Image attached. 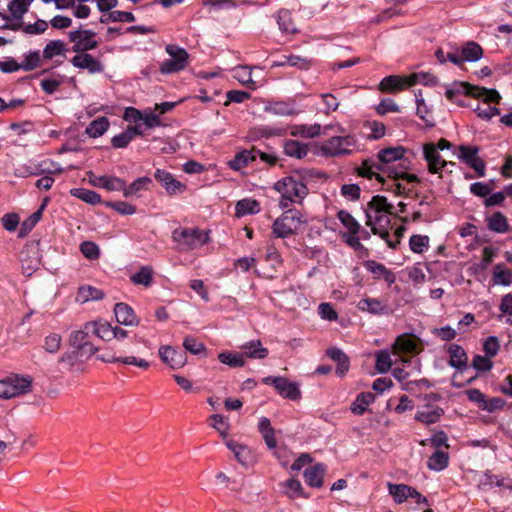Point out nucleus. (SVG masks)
Returning <instances> with one entry per match:
<instances>
[{
  "label": "nucleus",
  "mask_w": 512,
  "mask_h": 512,
  "mask_svg": "<svg viewBox=\"0 0 512 512\" xmlns=\"http://www.w3.org/2000/svg\"><path fill=\"white\" fill-rule=\"evenodd\" d=\"M393 205L387 201V198L382 195H375L367 204L365 209L366 225L371 227V231L375 235H379L387 245L395 249L398 246V240L392 241L391 234L388 230L390 227V216Z\"/></svg>",
  "instance_id": "nucleus-1"
},
{
  "label": "nucleus",
  "mask_w": 512,
  "mask_h": 512,
  "mask_svg": "<svg viewBox=\"0 0 512 512\" xmlns=\"http://www.w3.org/2000/svg\"><path fill=\"white\" fill-rule=\"evenodd\" d=\"M405 148L402 146L389 147L382 149L377 154V160L367 159L364 160L357 172L362 177L373 178L376 177L378 181H383L379 171H388V166L396 163L404 156Z\"/></svg>",
  "instance_id": "nucleus-2"
},
{
  "label": "nucleus",
  "mask_w": 512,
  "mask_h": 512,
  "mask_svg": "<svg viewBox=\"0 0 512 512\" xmlns=\"http://www.w3.org/2000/svg\"><path fill=\"white\" fill-rule=\"evenodd\" d=\"M274 189L281 194L279 206L286 209L292 203H301L307 196L308 188L298 176H287L277 181Z\"/></svg>",
  "instance_id": "nucleus-3"
},
{
  "label": "nucleus",
  "mask_w": 512,
  "mask_h": 512,
  "mask_svg": "<svg viewBox=\"0 0 512 512\" xmlns=\"http://www.w3.org/2000/svg\"><path fill=\"white\" fill-rule=\"evenodd\" d=\"M464 93L466 95L472 96L476 99H481L484 103L487 104L486 107H482L480 104L474 108V112L477 116L483 120H490L492 117L499 115L500 111L497 107L490 106L489 103L495 102L498 103L501 99L500 94L495 89H487L485 87L472 86L469 84H464Z\"/></svg>",
  "instance_id": "nucleus-4"
},
{
  "label": "nucleus",
  "mask_w": 512,
  "mask_h": 512,
  "mask_svg": "<svg viewBox=\"0 0 512 512\" xmlns=\"http://www.w3.org/2000/svg\"><path fill=\"white\" fill-rule=\"evenodd\" d=\"M409 167L410 162L404 156L401 158V160H398L396 163L388 166V177L392 180L390 182H385L384 180L381 181L385 186V189L398 196L408 193L410 189L399 182V180H405L408 183L418 181V177L415 174H409L407 172Z\"/></svg>",
  "instance_id": "nucleus-5"
},
{
  "label": "nucleus",
  "mask_w": 512,
  "mask_h": 512,
  "mask_svg": "<svg viewBox=\"0 0 512 512\" xmlns=\"http://www.w3.org/2000/svg\"><path fill=\"white\" fill-rule=\"evenodd\" d=\"M172 241L175 243V250L184 253L198 249L205 245L208 240L207 232L199 228L178 227L172 231Z\"/></svg>",
  "instance_id": "nucleus-6"
},
{
  "label": "nucleus",
  "mask_w": 512,
  "mask_h": 512,
  "mask_svg": "<svg viewBox=\"0 0 512 512\" xmlns=\"http://www.w3.org/2000/svg\"><path fill=\"white\" fill-rule=\"evenodd\" d=\"M320 153L323 156L339 157L350 155L358 150V141L355 136H334L320 145Z\"/></svg>",
  "instance_id": "nucleus-7"
},
{
  "label": "nucleus",
  "mask_w": 512,
  "mask_h": 512,
  "mask_svg": "<svg viewBox=\"0 0 512 512\" xmlns=\"http://www.w3.org/2000/svg\"><path fill=\"white\" fill-rule=\"evenodd\" d=\"M304 222L298 210L288 209L273 222L272 233L276 238H287L293 235Z\"/></svg>",
  "instance_id": "nucleus-8"
},
{
  "label": "nucleus",
  "mask_w": 512,
  "mask_h": 512,
  "mask_svg": "<svg viewBox=\"0 0 512 512\" xmlns=\"http://www.w3.org/2000/svg\"><path fill=\"white\" fill-rule=\"evenodd\" d=\"M32 384L29 376L11 375L0 380V398L10 399L27 393Z\"/></svg>",
  "instance_id": "nucleus-9"
},
{
  "label": "nucleus",
  "mask_w": 512,
  "mask_h": 512,
  "mask_svg": "<svg viewBox=\"0 0 512 512\" xmlns=\"http://www.w3.org/2000/svg\"><path fill=\"white\" fill-rule=\"evenodd\" d=\"M95 37L96 32L90 29H83L82 25L68 33V40L73 43L72 51L75 53L96 49L99 43Z\"/></svg>",
  "instance_id": "nucleus-10"
},
{
  "label": "nucleus",
  "mask_w": 512,
  "mask_h": 512,
  "mask_svg": "<svg viewBox=\"0 0 512 512\" xmlns=\"http://www.w3.org/2000/svg\"><path fill=\"white\" fill-rule=\"evenodd\" d=\"M262 382L266 385H272L277 393L285 399L296 401L301 398L298 383L289 381L286 377L267 376L262 379Z\"/></svg>",
  "instance_id": "nucleus-11"
},
{
  "label": "nucleus",
  "mask_w": 512,
  "mask_h": 512,
  "mask_svg": "<svg viewBox=\"0 0 512 512\" xmlns=\"http://www.w3.org/2000/svg\"><path fill=\"white\" fill-rule=\"evenodd\" d=\"M424 159L428 164V170L430 173H439L444 167L450 165L454 166L453 162H447L440 156V152L434 143H427L423 146Z\"/></svg>",
  "instance_id": "nucleus-12"
},
{
  "label": "nucleus",
  "mask_w": 512,
  "mask_h": 512,
  "mask_svg": "<svg viewBox=\"0 0 512 512\" xmlns=\"http://www.w3.org/2000/svg\"><path fill=\"white\" fill-rule=\"evenodd\" d=\"M70 62L75 68L86 69L91 74L101 73L104 70V65L87 52L76 53Z\"/></svg>",
  "instance_id": "nucleus-13"
},
{
  "label": "nucleus",
  "mask_w": 512,
  "mask_h": 512,
  "mask_svg": "<svg viewBox=\"0 0 512 512\" xmlns=\"http://www.w3.org/2000/svg\"><path fill=\"white\" fill-rule=\"evenodd\" d=\"M159 357L172 369H179L187 362L185 352L176 350L171 346H161L159 348Z\"/></svg>",
  "instance_id": "nucleus-14"
},
{
  "label": "nucleus",
  "mask_w": 512,
  "mask_h": 512,
  "mask_svg": "<svg viewBox=\"0 0 512 512\" xmlns=\"http://www.w3.org/2000/svg\"><path fill=\"white\" fill-rule=\"evenodd\" d=\"M154 177L169 195L179 194L186 190V185L175 179L174 176L166 170L157 169L154 173Z\"/></svg>",
  "instance_id": "nucleus-15"
},
{
  "label": "nucleus",
  "mask_w": 512,
  "mask_h": 512,
  "mask_svg": "<svg viewBox=\"0 0 512 512\" xmlns=\"http://www.w3.org/2000/svg\"><path fill=\"white\" fill-rule=\"evenodd\" d=\"M92 334L91 330L86 328V323L80 330L73 331L69 337V344L76 348L77 350H85L90 354H93L97 351V348L94 347L89 341L88 337Z\"/></svg>",
  "instance_id": "nucleus-16"
},
{
  "label": "nucleus",
  "mask_w": 512,
  "mask_h": 512,
  "mask_svg": "<svg viewBox=\"0 0 512 512\" xmlns=\"http://www.w3.org/2000/svg\"><path fill=\"white\" fill-rule=\"evenodd\" d=\"M357 308L372 315H388L390 313L388 304L377 298H363L357 303Z\"/></svg>",
  "instance_id": "nucleus-17"
},
{
  "label": "nucleus",
  "mask_w": 512,
  "mask_h": 512,
  "mask_svg": "<svg viewBox=\"0 0 512 512\" xmlns=\"http://www.w3.org/2000/svg\"><path fill=\"white\" fill-rule=\"evenodd\" d=\"M22 268L29 271H35L40 263L37 245L27 244L20 253Z\"/></svg>",
  "instance_id": "nucleus-18"
},
{
  "label": "nucleus",
  "mask_w": 512,
  "mask_h": 512,
  "mask_svg": "<svg viewBox=\"0 0 512 512\" xmlns=\"http://www.w3.org/2000/svg\"><path fill=\"white\" fill-rule=\"evenodd\" d=\"M443 414L444 410L441 407L426 404L417 411L415 419L424 424H434L440 420Z\"/></svg>",
  "instance_id": "nucleus-19"
},
{
  "label": "nucleus",
  "mask_w": 512,
  "mask_h": 512,
  "mask_svg": "<svg viewBox=\"0 0 512 512\" xmlns=\"http://www.w3.org/2000/svg\"><path fill=\"white\" fill-rule=\"evenodd\" d=\"M116 321L125 326L138 325V319L133 309L126 303H117L114 307Z\"/></svg>",
  "instance_id": "nucleus-20"
},
{
  "label": "nucleus",
  "mask_w": 512,
  "mask_h": 512,
  "mask_svg": "<svg viewBox=\"0 0 512 512\" xmlns=\"http://www.w3.org/2000/svg\"><path fill=\"white\" fill-rule=\"evenodd\" d=\"M325 473L326 466L322 463H317L304 471L305 482L310 487L320 488L323 485Z\"/></svg>",
  "instance_id": "nucleus-21"
},
{
  "label": "nucleus",
  "mask_w": 512,
  "mask_h": 512,
  "mask_svg": "<svg viewBox=\"0 0 512 512\" xmlns=\"http://www.w3.org/2000/svg\"><path fill=\"white\" fill-rule=\"evenodd\" d=\"M491 282L494 286H510L512 284V270L503 263L496 264L493 267Z\"/></svg>",
  "instance_id": "nucleus-22"
},
{
  "label": "nucleus",
  "mask_w": 512,
  "mask_h": 512,
  "mask_svg": "<svg viewBox=\"0 0 512 512\" xmlns=\"http://www.w3.org/2000/svg\"><path fill=\"white\" fill-rule=\"evenodd\" d=\"M68 48L64 41L60 39L50 40L43 49L42 57L44 60H52L56 57L66 58Z\"/></svg>",
  "instance_id": "nucleus-23"
},
{
  "label": "nucleus",
  "mask_w": 512,
  "mask_h": 512,
  "mask_svg": "<svg viewBox=\"0 0 512 512\" xmlns=\"http://www.w3.org/2000/svg\"><path fill=\"white\" fill-rule=\"evenodd\" d=\"M243 357L250 359H264L268 356L269 351L263 347L260 340H250L241 346Z\"/></svg>",
  "instance_id": "nucleus-24"
},
{
  "label": "nucleus",
  "mask_w": 512,
  "mask_h": 512,
  "mask_svg": "<svg viewBox=\"0 0 512 512\" xmlns=\"http://www.w3.org/2000/svg\"><path fill=\"white\" fill-rule=\"evenodd\" d=\"M152 184L150 177L144 176L135 179L131 184L127 185L124 181L123 196L128 198L132 196H140V192L147 191Z\"/></svg>",
  "instance_id": "nucleus-25"
},
{
  "label": "nucleus",
  "mask_w": 512,
  "mask_h": 512,
  "mask_svg": "<svg viewBox=\"0 0 512 512\" xmlns=\"http://www.w3.org/2000/svg\"><path fill=\"white\" fill-rule=\"evenodd\" d=\"M364 266L375 278H383L388 284L394 283L395 275L392 271L387 269L385 265L374 260H368L365 262Z\"/></svg>",
  "instance_id": "nucleus-26"
},
{
  "label": "nucleus",
  "mask_w": 512,
  "mask_h": 512,
  "mask_svg": "<svg viewBox=\"0 0 512 512\" xmlns=\"http://www.w3.org/2000/svg\"><path fill=\"white\" fill-rule=\"evenodd\" d=\"M448 353L450 356L449 365L457 370H463L467 367V354L462 346L451 344Z\"/></svg>",
  "instance_id": "nucleus-27"
},
{
  "label": "nucleus",
  "mask_w": 512,
  "mask_h": 512,
  "mask_svg": "<svg viewBox=\"0 0 512 512\" xmlns=\"http://www.w3.org/2000/svg\"><path fill=\"white\" fill-rule=\"evenodd\" d=\"M408 85V77H400L397 75H390L384 77L380 82V89L384 92L401 91Z\"/></svg>",
  "instance_id": "nucleus-28"
},
{
  "label": "nucleus",
  "mask_w": 512,
  "mask_h": 512,
  "mask_svg": "<svg viewBox=\"0 0 512 512\" xmlns=\"http://www.w3.org/2000/svg\"><path fill=\"white\" fill-rule=\"evenodd\" d=\"M86 328L91 330L92 334H95L104 341H111L113 339V326L106 321H93L87 322Z\"/></svg>",
  "instance_id": "nucleus-29"
},
{
  "label": "nucleus",
  "mask_w": 512,
  "mask_h": 512,
  "mask_svg": "<svg viewBox=\"0 0 512 512\" xmlns=\"http://www.w3.org/2000/svg\"><path fill=\"white\" fill-rule=\"evenodd\" d=\"M283 149L285 155L295 159H303L308 154V145L297 140H286Z\"/></svg>",
  "instance_id": "nucleus-30"
},
{
  "label": "nucleus",
  "mask_w": 512,
  "mask_h": 512,
  "mask_svg": "<svg viewBox=\"0 0 512 512\" xmlns=\"http://www.w3.org/2000/svg\"><path fill=\"white\" fill-rule=\"evenodd\" d=\"M487 227L490 231L495 233H505L509 229V224L506 216L502 212H494L486 217Z\"/></svg>",
  "instance_id": "nucleus-31"
},
{
  "label": "nucleus",
  "mask_w": 512,
  "mask_h": 512,
  "mask_svg": "<svg viewBox=\"0 0 512 512\" xmlns=\"http://www.w3.org/2000/svg\"><path fill=\"white\" fill-rule=\"evenodd\" d=\"M460 55L461 59H463V63L476 62L482 58L483 49L478 43L474 41H469L465 43L461 48Z\"/></svg>",
  "instance_id": "nucleus-32"
},
{
  "label": "nucleus",
  "mask_w": 512,
  "mask_h": 512,
  "mask_svg": "<svg viewBox=\"0 0 512 512\" xmlns=\"http://www.w3.org/2000/svg\"><path fill=\"white\" fill-rule=\"evenodd\" d=\"M96 181H91V184L96 187L104 188L107 191H121L123 193L124 180L115 176H99Z\"/></svg>",
  "instance_id": "nucleus-33"
},
{
  "label": "nucleus",
  "mask_w": 512,
  "mask_h": 512,
  "mask_svg": "<svg viewBox=\"0 0 512 512\" xmlns=\"http://www.w3.org/2000/svg\"><path fill=\"white\" fill-rule=\"evenodd\" d=\"M256 160V149L243 150L235 155V157L229 161L228 165L231 169L239 171L249 163Z\"/></svg>",
  "instance_id": "nucleus-34"
},
{
  "label": "nucleus",
  "mask_w": 512,
  "mask_h": 512,
  "mask_svg": "<svg viewBox=\"0 0 512 512\" xmlns=\"http://www.w3.org/2000/svg\"><path fill=\"white\" fill-rule=\"evenodd\" d=\"M260 211V204L257 200L245 198L239 200L235 205V215L240 218L246 215L257 214Z\"/></svg>",
  "instance_id": "nucleus-35"
},
{
  "label": "nucleus",
  "mask_w": 512,
  "mask_h": 512,
  "mask_svg": "<svg viewBox=\"0 0 512 512\" xmlns=\"http://www.w3.org/2000/svg\"><path fill=\"white\" fill-rule=\"evenodd\" d=\"M103 297H104V293L102 290H100L96 287L90 286V285H85V286H81L78 289V292L76 295V301L81 304H84L89 301L101 300Z\"/></svg>",
  "instance_id": "nucleus-36"
},
{
  "label": "nucleus",
  "mask_w": 512,
  "mask_h": 512,
  "mask_svg": "<svg viewBox=\"0 0 512 512\" xmlns=\"http://www.w3.org/2000/svg\"><path fill=\"white\" fill-rule=\"evenodd\" d=\"M259 432L261 433L267 447L269 449H274L277 445V441L275 438V432L271 425L270 420L267 417H262L259 420L258 424Z\"/></svg>",
  "instance_id": "nucleus-37"
},
{
  "label": "nucleus",
  "mask_w": 512,
  "mask_h": 512,
  "mask_svg": "<svg viewBox=\"0 0 512 512\" xmlns=\"http://www.w3.org/2000/svg\"><path fill=\"white\" fill-rule=\"evenodd\" d=\"M48 199H45L44 202L41 204V206L38 208L37 211H35L30 217H28L23 223L21 224L20 231H19V237L23 238L25 237L38 223V221L42 217V213L46 207Z\"/></svg>",
  "instance_id": "nucleus-38"
},
{
  "label": "nucleus",
  "mask_w": 512,
  "mask_h": 512,
  "mask_svg": "<svg viewBox=\"0 0 512 512\" xmlns=\"http://www.w3.org/2000/svg\"><path fill=\"white\" fill-rule=\"evenodd\" d=\"M321 132V125L320 124H299V125H293L291 127V135L292 136H300L304 138H314L318 136Z\"/></svg>",
  "instance_id": "nucleus-39"
},
{
  "label": "nucleus",
  "mask_w": 512,
  "mask_h": 512,
  "mask_svg": "<svg viewBox=\"0 0 512 512\" xmlns=\"http://www.w3.org/2000/svg\"><path fill=\"white\" fill-rule=\"evenodd\" d=\"M375 396L371 392H362L357 395L355 401L352 403L351 411L355 415H363L367 407L373 403Z\"/></svg>",
  "instance_id": "nucleus-40"
},
{
  "label": "nucleus",
  "mask_w": 512,
  "mask_h": 512,
  "mask_svg": "<svg viewBox=\"0 0 512 512\" xmlns=\"http://www.w3.org/2000/svg\"><path fill=\"white\" fill-rule=\"evenodd\" d=\"M100 23L107 24L110 22H127L131 23L135 21V16L132 12L114 10L108 14H103L100 19Z\"/></svg>",
  "instance_id": "nucleus-41"
},
{
  "label": "nucleus",
  "mask_w": 512,
  "mask_h": 512,
  "mask_svg": "<svg viewBox=\"0 0 512 512\" xmlns=\"http://www.w3.org/2000/svg\"><path fill=\"white\" fill-rule=\"evenodd\" d=\"M449 464V456L442 450H436L428 459L427 467L433 471H442Z\"/></svg>",
  "instance_id": "nucleus-42"
},
{
  "label": "nucleus",
  "mask_w": 512,
  "mask_h": 512,
  "mask_svg": "<svg viewBox=\"0 0 512 512\" xmlns=\"http://www.w3.org/2000/svg\"><path fill=\"white\" fill-rule=\"evenodd\" d=\"M109 128V121L107 117H99L86 127V134H88L92 138H97L102 136Z\"/></svg>",
  "instance_id": "nucleus-43"
},
{
  "label": "nucleus",
  "mask_w": 512,
  "mask_h": 512,
  "mask_svg": "<svg viewBox=\"0 0 512 512\" xmlns=\"http://www.w3.org/2000/svg\"><path fill=\"white\" fill-rule=\"evenodd\" d=\"M70 194L91 205H97L101 203V196L93 190L85 188H73L70 190Z\"/></svg>",
  "instance_id": "nucleus-44"
},
{
  "label": "nucleus",
  "mask_w": 512,
  "mask_h": 512,
  "mask_svg": "<svg viewBox=\"0 0 512 512\" xmlns=\"http://www.w3.org/2000/svg\"><path fill=\"white\" fill-rule=\"evenodd\" d=\"M337 218L341 224L348 230L350 234H359L361 225L359 222L346 210H340L337 213Z\"/></svg>",
  "instance_id": "nucleus-45"
},
{
  "label": "nucleus",
  "mask_w": 512,
  "mask_h": 512,
  "mask_svg": "<svg viewBox=\"0 0 512 512\" xmlns=\"http://www.w3.org/2000/svg\"><path fill=\"white\" fill-rule=\"evenodd\" d=\"M390 495L393 496L396 503L400 504L411 496L412 487L405 484H388Z\"/></svg>",
  "instance_id": "nucleus-46"
},
{
  "label": "nucleus",
  "mask_w": 512,
  "mask_h": 512,
  "mask_svg": "<svg viewBox=\"0 0 512 512\" xmlns=\"http://www.w3.org/2000/svg\"><path fill=\"white\" fill-rule=\"evenodd\" d=\"M233 77L249 88L255 89V82L252 79V71L249 66H238L233 70Z\"/></svg>",
  "instance_id": "nucleus-47"
},
{
  "label": "nucleus",
  "mask_w": 512,
  "mask_h": 512,
  "mask_svg": "<svg viewBox=\"0 0 512 512\" xmlns=\"http://www.w3.org/2000/svg\"><path fill=\"white\" fill-rule=\"evenodd\" d=\"M274 66H291L297 67L299 69H308L310 64L309 61L305 58H302L297 55H284L281 60L274 63Z\"/></svg>",
  "instance_id": "nucleus-48"
},
{
  "label": "nucleus",
  "mask_w": 512,
  "mask_h": 512,
  "mask_svg": "<svg viewBox=\"0 0 512 512\" xmlns=\"http://www.w3.org/2000/svg\"><path fill=\"white\" fill-rule=\"evenodd\" d=\"M285 487L284 494L290 498L295 499L298 497L307 498V495L304 494L302 485L299 480L290 478L286 480L283 484Z\"/></svg>",
  "instance_id": "nucleus-49"
},
{
  "label": "nucleus",
  "mask_w": 512,
  "mask_h": 512,
  "mask_svg": "<svg viewBox=\"0 0 512 512\" xmlns=\"http://www.w3.org/2000/svg\"><path fill=\"white\" fill-rule=\"evenodd\" d=\"M153 271L149 266H143L139 271L131 275V282L135 285L150 286L152 283Z\"/></svg>",
  "instance_id": "nucleus-50"
},
{
  "label": "nucleus",
  "mask_w": 512,
  "mask_h": 512,
  "mask_svg": "<svg viewBox=\"0 0 512 512\" xmlns=\"http://www.w3.org/2000/svg\"><path fill=\"white\" fill-rule=\"evenodd\" d=\"M218 360L232 368L243 367L245 360L242 354L232 352H222L218 355Z\"/></svg>",
  "instance_id": "nucleus-51"
},
{
  "label": "nucleus",
  "mask_w": 512,
  "mask_h": 512,
  "mask_svg": "<svg viewBox=\"0 0 512 512\" xmlns=\"http://www.w3.org/2000/svg\"><path fill=\"white\" fill-rule=\"evenodd\" d=\"M33 0H12L8 4V10L15 19H21L28 11Z\"/></svg>",
  "instance_id": "nucleus-52"
},
{
  "label": "nucleus",
  "mask_w": 512,
  "mask_h": 512,
  "mask_svg": "<svg viewBox=\"0 0 512 512\" xmlns=\"http://www.w3.org/2000/svg\"><path fill=\"white\" fill-rule=\"evenodd\" d=\"M394 347L399 351L410 353L417 349V342L411 335L403 334L397 337Z\"/></svg>",
  "instance_id": "nucleus-53"
},
{
  "label": "nucleus",
  "mask_w": 512,
  "mask_h": 512,
  "mask_svg": "<svg viewBox=\"0 0 512 512\" xmlns=\"http://www.w3.org/2000/svg\"><path fill=\"white\" fill-rule=\"evenodd\" d=\"M226 446L229 450L233 452L237 461H239L243 465H246L248 463L249 450L247 449V447L232 440L227 441Z\"/></svg>",
  "instance_id": "nucleus-54"
},
{
  "label": "nucleus",
  "mask_w": 512,
  "mask_h": 512,
  "mask_svg": "<svg viewBox=\"0 0 512 512\" xmlns=\"http://www.w3.org/2000/svg\"><path fill=\"white\" fill-rule=\"evenodd\" d=\"M165 51L171 59H174L178 63L187 66L189 55L184 48L177 45L168 44L165 47Z\"/></svg>",
  "instance_id": "nucleus-55"
},
{
  "label": "nucleus",
  "mask_w": 512,
  "mask_h": 512,
  "mask_svg": "<svg viewBox=\"0 0 512 512\" xmlns=\"http://www.w3.org/2000/svg\"><path fill=\"white\" fill-rule=\"evenodd\" d=\"M423 84L426 86H434L437 84V78L429 73H414L408 76V85Z\"/></svg>",
  "instance_id": "nucleus-56"
},
{
  "label": "nucleus",
  "mask_w": 512,
  "mask_h": 512,
  "mask_svg": "<svg viewBox=\"0 0 512 512\" xmlns=\"http://www.w3.org/2000/svg\"><path fill=\"white\" fill-rule=\"evenodd\" d=\"M392 360L388 351L381 350L376 354L375 368L379 373H386L391 369Z\"/></svg>",
  "instance_id": "nucleus-57"
},
{
  "label": "nucleus",
  "mask_w": 512,
  "mask_h": 512,
  "mask_svg": "<svg viewBox=\"0 0 512 512\" xmlns=\"http://www.w3.org/2000/svg\"><path fill=\"white\" fill-rule=\"evenodd\" d=\"M409 246L414 253L421 254L429 247V237L426 235H412L409 239Z\"/></svg>",
  "instance_id": "nucleus-58"
},
{
  "label": "nucleus",
  "mask_w": 512,
  "mask_h": 512,
  "mask_svg": "<svg viewBox=\"0 0 512 512\" xmlns=\"http://www.w3.org/2000/svg\"><path fill=\"white\" fill-rule=\"evenodd\" d=\"M40 61H41L40 52L37 50L30 51L28 54L25 55L22 63H20V65H21L20 68L24 71L34 70L35 68H37L40 65Z\"/></svg>",
  "instance_id": "nucleus-59"
},
{
  "label": "nucleus",
  "mask_w": 512,
  "mask_h": 512,
  "mask_svg": "<svg viewBox=\"0 0 512 512\" xmlns=\"http://www.w3.org/2000/svg\"><path fill=\"white\" fill-rule=\"evenodd\" d=\"M267 111L279 116L296 114L294 107L286 102H275L267 108Z\"/></svg>",
  "instance_id": "nucleus-60"
},
{
  "label": "nucleus",
  "mask_w": 512,
  "mask_h": 512,
  "mask_svg": "<svg viewBox=\"0 0 512 512\" xmlns=\"http://www.w3.org/2000/svg\"><path fill=\"white\" fill-rule=\"evenodd\" d=\"M277 23L283 32L293 33L296 31L291 21L290 13L287 10H280L277 14Z\"/></svg>",
  "instance_id": "nucleus-61"
},
{
  "label": "nucleus",
  "mask_w": 512,
  "mask_h": 512,
  "mask_svg": "<svg viewBox=\"0 0 512 512\" xmlns=\"http://www.w3.org/2000/svg\"><path fill=\"white\" fill-rule=\"evenodd\" d=\"M478 147L461 145L459 147L458 158L469 165L478 157Z\"/></svg>",
  "instance_id": "nucleus-62"
},
{
  "label": "nucleus",
  "mask_w": 512,
  "mask_h": 512,
  "mask_svg": "<svg viewBox=\"0 0 512 512\" xmlns=\"http://www.w3.org/2000/svg\"><path fill=\"white\" fill-rule=\"evenodd\" d=\"M48 25H49V23L47 21H45L43 19H38L33 24L24 25L22 27V31L28 35H39V34H43L47 30Z\"/></svg>",
  "instance_id": "nucleus-63"
},
{
  "label": "nucleus",
  "mask_w": 512,
  "mask_h": 512,
  "mask_svg": "<svg viewBox=\"0 0 512 512\" xmlns=\"http://www.w3.org/2000/svg\"><path fill=\"white\" fill-rule=\"evenodd\" d=\"M142 121L147 128H155L162 125L159 115L151 108H147L143 111Z\"/></svg>",
  "instance_id": "nucleus-64"
}]
</instances>
